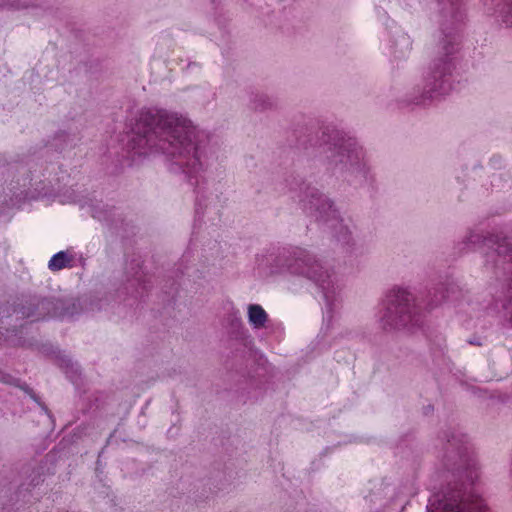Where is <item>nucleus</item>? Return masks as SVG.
I'll return each instance as SVG.
<instances>
[{
	"mask_svg": "<svg viewBox=\"0 0 512 512\" xmlns=\"http://www.w3.org/2000/svg\"><path fill=\"white\" fill-rule=\"evenodd\" d=\"M81 140L80 132L77 127L59 130L50 142V146L58 152L65 151L75 147Z\"/></svg>",
	"mask_w": 512,
	"mask_h": 512,
	"instance_id": "obj_17",
	"label": "nucleus"
},
{
	"mask_svg": "<svg viewBox=\"0 0 512 512\" xmlns=\"http://www.w3.org/2000/svg\"><path fill=\"white\" fill-rule=\"evenodd\" d=\"M303 266L300 277L315 283L322 290L328 311H335L342 301V284L331 265L311 252V260Z\"/></svg>",
	"mask_w": 512,
	"mask_h": 512,
	"instance_id": "obj_8",
	"label": "nucleus"
},
{
	"mask_svg": "<svg viewBox=\"0 0 512 512\" xmlns=\"http://www.w3.org/2000/svg\"><path fill=\"white\" fill-rule=\"evenodd\" d=\"M179 285H181L180 282L173 281L171 286L169 287V290H166L165 293H167L173 297L174 294L177 292Z\"/></svg>",
	"mask_w": 512,
	"mask_h": 512,
	"instance_id": "obj_29",
	"label": "nucleus"
},
{
	"mask_svg": "<svg viewBox=\"0 0 512 512\" xmlns=\"http://www.w3.org/2000/svg\"><path fill=\"white\" fill-rule=\"evenodd\" d=\"M126 155L135 156L162 153L168 170L182 174L193 185L196 193V213L206 200L202 184L204 174L217 161L219 143L214 135L202 130L175 113L144 108L130 120V130L122 139Z\"/></svg>",
	"mask_w": 512,
	"mask_h": 512,
	"instance_id": "obj_1",
	"label": "nucleus"
},
{
	"mask_svg": "<svg viewBox=\"0 0 512 512\" xmlns=\"http://www.w3.org/2000/svg\"><path fill=\"white\" fill-rule=\"evenodd\" d=\"M378 325L384 332L411 330L422 324V307L408 289L394 287L389 290L378 312Z\"/></svg>",
	"mask_w": 512,
	"mask_h": 512,
	"instance_id": "obj_6",
	"label": "nucleus"
},
{
	"mask_svg": "<svg viewBox=\"0 0 512 512\" xmlns=\"http://www.w3.org/2000/svg\"><path fill=\"white\" fill-rule=\"evenodd\" d=\"M311 260V252L300 248L283 249L276 255H269L266 264L270 266L273 273H287L300 277L303 273V264Z\"/></svg>",
	"mask_w": 512,
	"mask_h": 512,
	"instance_id": "obj_11",
	"label": "nucleus"
},
{
	"mask_svg": "<svg viewBox=\"0 0 512 512\" xmlns=\"http://www.w3.org/2000/svg\"><path fill=\"white\" fill-rule=\"evenodd\" d=\"M439 35L437 55L423 74V84L416 85L400 101L405 106L426 107L449 95L456 84V57L459 28L465 18L463 0H437Z\"/></svg>",
	"mask_w": 512,
	"mask_h": 512,
	"instance_id": "obj_2",
	"label": "nucleus"
},
{
	"mask_svg": "<svg viewBox=\"0 0 512 512\" xmlns=\"http://www.w3.org/2000/svg\"><path fill=\"white\" fill-rule=\"evenodd\" d=\"M461 296L459 286L450 280L440 282L431 287L425 297V307L428 310L434 309L445 302L457 301Z\"/></svg>",
	"mask_w": 512,
	"mask_h": 512,
	"instance_id": "obj_15",
	"label": "nucleus"
},
{
	"mask_svg": "<svg viewBox=\"0 0 512 512\" xmlns=\"http://www.w3.org/2000/svg\"><path fill=\"white\" fill-rule=\"evenodd\" d=\"M480 248L483 249L484 269L487 272L497 279L512 273V241L502 234L468 229L454 247L459 255Z\"/></svg>",
	"mask_w": 512,
	"mask_h": 512,
	"instance_id": "obj_5",
	"label": "nucleus"
},
{
	"mask_svg": "<svg viewBox=\"0 0 512 512\" xmlns=\"http://www.w3.org/2000/svg\"><path fill=\"white\" fill-rule=\"evenodd\" d=\"M0 382H3L5 384L14 385L19 388H21L26 394L30 396L31 399H33L43 410L47 411V407L40 401V398L37 396V394L33 391L32 388H30L26 383L21 384L20 380L13 377L10 374H7L3 371H0Z\"/></svg>",
	"mask_w": 512,
	"mask_h": 512,
	"instance_id": "obj_24",
	"label": "nucleus"
},
{
	"mask_svg": "<svg viewBox=\"0 0 512 512\" xmlns=\"http://www.w3.org/2000/svg\"><path fill=\"white\" fill-rule=\"evenodd\" d=\"M227 330L231 338L244 341L250 335L248 329L245 327L239 311H232L227 315Z\"/></svg>",
	"mask_w": 512,
	"mask_h": 512,
	"instance_id": "obj_18",
	"label": "nucleus"
},
{
	"mask_svg": "<svg viewBox=\"0 0 512 512\" xmlns=\"http://www.w3.org/2000/svg\"><path fill=\"white\" fill-rule=\"evenodd\" d=\"M299 133L296 135L297 145L304 150H315V155L321 157L331 172L351 175L365 182L374 180L365 160V151L356 139L346 137L331 126H323L315 132L303 127Z\"/></svg>",
	"mask_w": 512,
	"mask_h": 512,
	"instance_id": "obj_4",
	"label": "nucleus"
},
{
	"mask_svg": "<svg viewBox=\"0 0 512 512\" xmlns=\"http://www.w3.org/2000/svg\"><path fill=\"white\" fill-rule=\"evenodd\" d=\"M103 308L102 300L96 297L56 299L53 297V318L74 317L84 311H96Z\"/></svg>",
	"mask_w": 512,
	"mask_h": 512,
	"instance_id": "obj_14",
	"label": "nucleus"
},
{
	"mask_svg": "<svg viewBox=\"0 0 512 512\" xmlns=\"http://www.w3.org/2000/svg\"><path fill=\"white\" fill-rule=\"evenodd\" d=\"M88 213L99 222L103 223L116 234L124 236L127 232V223L121 212L115 207H110L101 200L90 199L86 202Z\"/></svg>",
	"mask_w": 512,
	"mask_h": 512,
	"instance_id": "obj_13",
	"label": "nucleus"
},
{
	"mask_svg": "<svg viewBox=\"0 0 512 512\" xmlns=\"http://www.w3.org/2000/svg\"><path fill=\"white\" fill-rule=\"evenodd\" d=\"M44 475H45V465L42 463L34 468H32V472L29 475V487H36L40 485L44 481Z\"/></svg>",
	"mask_w": 512,
	"mask_h": 512,
	"instance_id": "obj_25",
	"label": "nucleus"
},
{
	"mask_svg": "<svg viewBox=\"0 0 512 512\" xmlns=\"http://www.w3.org/2000/svg\"><path fill=\"white\" fill-rule=\"evenodd\" d=\"M10 306L11 314L14 313L22 319L28 318L34 322L53 318V297L22 296Z\"/></svg>",
	"mask_w": 512,
	"mask_h": 512,
	"instance_id": "obj_12",
	"label": "nucleus"
},
{
	"mask_svg": "<svg viewBox=\"0 0 512 512\" xmlns=\"http://www.w3.org/2000/svg\"><path fill=\"white\" fill-rule=\"evenodd\" d=\"M483 5L496 23L512 28V0H483Z\"/></svg>",
	"mask_w": 512,
	"mask_h": 512,
	"instance_id": "obj_16",
	"label": "nucleus"
},
{
	"mask_svg": "<svg viewBox=\"0 0 512 512\" xmlns=\"http://www.w3.org/2000/svg\"><path fill=\"white\" fill-rule=\"evenodd\" d=\"M430 409H432V407H431V406H428V407H427V409H426V411H425V414H428V412H429V410H430Z\"/></svg>",
	"mask_w": 512,
	"mask_h": 512,
	"instance_id": "obj_35",
	"label": "nucleus"
},
{
	"mask_svg": "<svg viewBox=\"0 0 512 512\" xmlns=\"http://www.w3.org/2000/svg\"><path fill=\"white\" fill-rule=\"evenodd\" d=\"M188 267H185V270L182 269V263L179 264V267L176 269V277L182 278L187 273Z\"/></svg>",
	"mask_w": 512,
	"mask_h": 512,
	"instance_id": "obj_31",
	"label": "nucleus"
},
{
	"mask_svg": "<svg viewBox=\"0 0 512 512\" xmlns=\"http://www.w3.org/2000/svg\"><path fill=\"white\" fill-rule=\"evenodd\" d=\"M291 190L299 192L302 209L317 221L327 224L339 219L340 211L334 201L300 176H293L288 181Z\"/></svg>",
	"mask_w": 512,
	"mask_h": 512,
	"instance_id": "obj_7",
	"label": "nucleus"
},
{
	"mask_svg": "<svg viewBox=\"0 0 512 512\" xmlns=\"http://www.w3.org/2000/svg\"><path fill=\"white\" fill-rule=\"evenodd\" d=\"M143 261L140 256H132L125 263L124 278L118 290L120 295L130 296L137 300L142 298L150 288V281L143 271Z\"/></svg>",
	"mask_w": 512,
	"mask_h": 512,
	"instance_id": "obj_10",
	"label": "nucleus"
},
{
	"mask_svg": "<svg viewBox=\"0 0 512 512\" xmlns=\"http://www.w3.org/2000/svg\"><path fill=\"white\" fill-rule=\"evenodd\" d=\"M29 7L26 1L21 0H0V9L22 10Z\"/></svg>",
	"mask_w": 512,
	"mask_h": 512,
	"instance_id": "obj_26",
	"label": "nucleus"
},
{
	"mask_svg": "<svg viewBox=\"0 0 512 512\" xmlns=\"http://www.w3.org/2000/svg\"><path fill=\"white\" fill-rule=\"evenodd\" d=\"M248 322L254 329H263L269 320L267 312L259 304H249L247 307Z\"/></svg>",
	"mask_w": 512,
	"mask_h": 512,
	"instance_id": "obj_21",
	"label": "nucleus"
},
{
	"mask_svg": "<svg viewBox=\"0 0 512 512\" xmlns=\"http://www.w3.org/2000/svg\"><path fill=\"white\" fill-rule=\"evenodd\" d=\"M487 341V338L481 335H472L467 339V343L474 346H483Z\"/></svg>",
	"mask_w": 512,
	"mask_h": 512,
	"instance_id": "obj_28",
	"label": "nucleus"
},
{
	"mask_svg": "<svg viewBox=\"0 0 512 512\" xmlns=\"http://www.w3.org/2000/svg\"><path fill=\"white\" fill-rule=\"evenodd\" d=\"M249 104L251 109L259 112L273 110L277 107V103L272 97L261 92H251Z\"/></svg>",
	"mask_w": 512,
	"mask_h": 512,
	"instance_id": "obj_23",
	"label": "nucleus"
},
{
	"mask_svg": "<svg viewBox=\"0 0 512 512\" xmlns=\"http://www.w3.org/2000/svg\"><path fill=\"white\" fill-rule=\"evenodd\" d=\"M56 360L59 367L65 372L70 381L77 384L81 378V370L78 363L74 362L69 355L60 351L56 353Z\"/></svg>",
	"mask_w": 512,
	"mask_h": 512,
	"instance_id": "obj_20",
	"label": "nucleus"
},
{
	"mask_svg": "<svg viewBox=\"0 0 512 512\" xmlns=\"http://www.w3.org/2000/svg\"><path fill=\"white\" fill-rule=\"evenodd\" d=\"M510 274L512 275V273ZM503 309L507 312L506 315L508 316V321L512 326V279L510 280L506 290Z\"/></svg>",
	"mask_w": 512,
	"mask_h": 512,
	"instance_id": "obj_27",
	"label": "nucleus"
},
{
	"mask_svg": "<svg viewBox=\"0 0 512 512\" xmlns=\"http://www.w3.org/2000/svg\"><path fill=\"white\" fill-rule=\"evenodd\" d=\"M391 53L396 59H405L412 50V40L404 32H399L391 40Z\"/></svg>",
	"mask_w": 512,
	"mask_h": 512,
	"instance_id": "obj_19",
	"label": "nucleus"
},
{
	"mask_svg": "<svg viewBox=\"0 0 512 512\" xmlns=\"http://www.w3.org/2000/svg\"><path fill=\"white\" fill-rule=\"evenodd\" d=\"M7 165L5 163L0 164V174L3 175L4 171L7 170Z\"/></svg>",
	"mask_w": 512,
	"mask_h": 512,
	"instance_id": "obj_32",
	"label": "nucleus"
},
{
	"mask_svg": "<svg viewBox=\"0 0 512 512\" xmlns=\"http://www.w3.org/2000/svg\"><path fill=\"white\" fill-rule=\"evenodd\" d=\"M75 257L71 250L59 251L54 254L48 262L49 270L53 272L60 271L64 268L74 267Z\"/></svg>",
	"mask_w": 512,
	"mask_h": 512,
	"instance_id": "obj_22",
	"label": "nucleus"
},
{
	"mask_svg": "<svg viewBox=\"0 0 512 512\" xmlns=\"http://www.w3.org/2000/svg\"><path fill=\"white\" fill-rule=\"evenodd\" d=\"M201 68V64L199 62H196V61H190L188 62L186 68L184 70L186 71H190V70H193V69H200Z\"/></svg>",
	"mask_w": 512,
	"mask_h": 512,
	"instance_id": "obj_30",
	"label": "nucleus"
},
{
	"mask_svg": "<svg viewBox=\"0 0 512 512\" xmlns=\"http://www.w3.org/2000/svg\"><path fill=\"white\" fill-rule=\"evenodd\" d=\"M326 225L332 229L333 237L348 257L357 259L369 253L368 246L357 237L356 225L350 218H344L339 213V219Z\"/></svg>",
	"mask_w": 512,
	"mask_h": 512,
	"instance_id": "obj_9",
	"label": "nucleus"
},
{
	"mask_svg": "<svg viewBox=\"0 0 512 512\" xmlns=\"http://www.w3.org/2000/svg\"><path fill=\"white\" fill-rule=\"evenodd\" d=\"M430 409H432V407H431V406H428V407H427V409H426V411H425V414H428V412H429V410H430Z\"/></svg>",
	"mask_w": 512,
	"mask_h": 512,
	"instance_id": "obj_33",
	"label": "nucleus"
},
{
	"mask_svg": "<svg viewBox=\"0 0 512 512\" xmlns=\"http://www.w3.org/2000/svg\"><path fill=\"white\" fill-rule=\"evenodd\" d=\"M430 409H432V407H431V406H428V407H427V409H426V411H425V414H428V412H429V410H430Z\"/></svg>",
	"mask_w": 512,
	"mask_h": 512,
	"instance_id": "obj_34",
	"label": "nucleus"
},
{
	"mask_svg": "<svg viewBox=\"0 0 512 512\" xmlns=\"http://www.w3.org/2000/svg\"><path fill=\"white\" fill-rule=\"evenodd\" d=\"M439 441L441 462L454 480L429 498L427 512H491L474 490L478 465L466 434L449 427L440 432Z\"/></svg>",
	"mask_w": 512,
	"mask_h": 512,
	"instance_id": "obj_3",
	"label": "nucleus"
}]
</instances>
